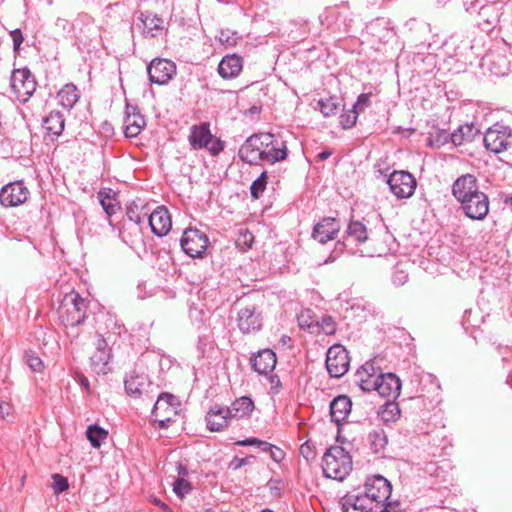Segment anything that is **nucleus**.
<instances>
[{
    "label": "nucleus",
    "mask_w": 512,
    "mask_h": 512,
    "mask_svg": "<svg viewBox=\"0 0 512 512\" xmlns=\"http://www.w3.org/2000/svg\"><path fill=\"white\" fill-rule=\"evenodd\" d=\"M171 421L172 417L169 415H164L162 417L155 418V422H158L160 428H167Z\"/></svg>",
    "instance_id": "nucleus-59"
},
{
    "label": "nucleus",
    "mask_w": 512,
    "mask_h": 512,
    "mask_svg": "<svg viewBox=\"0 0 512 512\" xmlns=\"http://www.w3.org/2000/svg\"><path fill=\"white\" fill-rule=\"evenodd\" d=\"M97 197L108 217L116 214L119 205L111 189L100 190Z\"/></svg>",
    "instance_id": "nucleus-32"
},
{
    "label": "nucleus",
    "mask_w": 512,
    "mask_h": 512,
    "mask_svg": "<svg viewBox=\"0 0 512 512\" xmlns=\"http://www.w3.org/2000/svg\"><path fill=\"white\" fill-rule=\"evenodd\" d=\"M218 38L226 48L234 47L240 39L236 32L229 30L221 31Z\"/></svg>",
    "instance_id": "nucleus-46"
},
{
    "label": "nucleus",
    "mask_w": 512,
    "mask_h": 512,
    "mask_svg": "<svg viewBox=\"0 0 512 512\" xmlns=\"http://www.w3.org/2000/svg\"><path fill=\"white\" fill-rule=\"evenodd\" d=\"M269 451H270L272 459L275 462H280L284 458V452L280 448H278L274 445H272V447H271V449H269Z\"/></svg>",
    "instance_id": "nucleus-56"
},
{
    "label": "nucleus",
    "mask_w": 512,
    "mask_h": 512,
    "mask_svg": "<svg viewBox=\"0 0 512 512\" xmlns=\"http://www.w3.org/2000/svg\"><path fill=\"white\" fill-rule=\"evenodd\" d=\"M387 183L391 192L399 199L411 197L416 188L415 178L406 171H394L390 174Z\"/></svg>",
    "instance_id": "nucleus-10"
},
{
    "label": "nucleus",
    "mask_w": 512,
    "mask_h": 512,
    "mask_svg": "<svg viewBox=\"0 0 512 512\" xmlns=\"http://www.w3.org/2000/svg\"><path fill=\"white\" fill-rule=\"evenodd\" d=\"M266 185H267V174L264 171L261 173V175L256 180L253 181V183L250 187V192H251L252 197H254L256 199L259 198L260 195L265 190Z\"/></svg>",
    "instance_id": "nucleus-42"
},
{
    "label": "nucleus",
    "mask_w": 512,
    "mask_h": 512,
    "mask_svg": "<svg viewBox=\"0 0 512 512\" xmlns=\"http://www.w3.org/2000/svg\"><path fill=\"white\" fill-rule=\"evenodd\" d=\"M352 402L346 395H340L330 403V415L332 421L340 424L350 414Z\"/></svg>",
    "instance_id": "nucleus-27"
},
{
    "label": "nucleus",
    "mask_w": 512,
    "mask_h": 512,
    "mask_svg": "<svg viewBox=\"0 0 512 512\" xmlns=\"http://www.w3.org/2000/svg\"><path fill=\"white\" fill-rule=\"evenodd\" d=\"M340 228V223L336 218L325 217L314 226L312 238L320 244H325L337 237Z\"/></svg>",
    "instance_id": "nucleus-17"
},
{
    "label": "nucleus",
    "mask_w": 512,
    "mask_h": 512,
    "mask_svg": "<svg viewBox=\"0 0 512 512\" xmlns=\"http://www.w3.org/2000/svg\"><path fill=\"white\" fill-rule=\"evenodd\" d=\"M140 209H145V204L139 199L138 201H133L126 207V216L127 218L135 223V224H141V215H140Z\"/></svg>",
    "instance_id": "nucleus-39"
},
{
    "label": "nucleus",
    "mask_w": 512,
    "mask_h": 512,
    "mask_svg": "<svg viewBox=\"0 0 512 512\" xmlns=\"http://www.w3.org/2000/svg\"><path fill=\"white\" fill-rule=\"evenodd\" d=\"M326 368L331 377L340 378L349 369V356L342 345H333L327 351Z\"/></svg>",
    "instance_id": "nucleus-8"
},
{
    "label": "nucleus",
    "mask_w": 512,
    "mask_h": 512,
    "mask_svg": "<svg viewBox=\"0 0 512 512\" xmlns=\"http://www.w3.org/2000/svg\"><path fill=\"white\" fill-rule=\"evenodd\" d=\"M29 191L22 181L10 182L0 191V203L5 207H16L27 200Z\"/></svg>",
    "instance_id": "nucleus-13"
},
{
    "label": "nucleus",
    "mask_w": 512,
    "mask_h": 512,
    "mask_svg": "<svg viewBox=\"0 0 512 512\" xmlns=\"http://www.w3.org/2000/svg\"><path fill=\"white\" fill-rule=\"evenodd\" d=\"M148 222L152 233L157 237L166 236L172 227L171 216L165 206H158L151 212Z\"/></svg>",
    "instance_id": "nucleus-19"
},
{
    "label": "nucleus",
    "mask_w": 512,
    "mask_h": 512,
    "mask_svg": "<svg viewBox=\"0 0 512 512\" xmlns=\"http://www.w3.org/2000/svg\"><path fill=\"white\" fill-rule=\"evenodd\" d=\"M315 327H318L326 335H333L336 331V324L331 316H323L320 321H316Z\"/></svg>",
    "instance_id": "nucleus-44"
},
{
    "label": "nucleus",
    "mask_w": 512,
    "mask_h": 512,
    "mask_svg": "<svg viewBox=\"0 0 512 512\" xmlns=\"http://www.w3.org/2000/svg\"><path fill=\"white\" fill-rule=\"evenodd\" d=\"M140 215H141V222L143 221V218L145 217H148L149 218V209L147 208V206L145 205V209L144 210H141L140 209Z\"/></svg>",
    "instance_id": "nucleus-64"
},
{
    "label": "nucleus",
    "mask_w": 512,
    "mask_h": 512,
    "mask_svg": "<svg viewBox=\"0 0 512 512\" xmlns=\"http://www.w3.org/2000/svg\"><path fill=\"white\" fill-rule=\"evenodd\" d=\"M43 127L48 135L59 137L65 127V118L60 111H51L45 118H43Z\"/></svg>",
    "instance_id": "nucleus-30"
},
{
    "label": "nucleus",
    "mask_w": 512,
    "mask_h": 512,
    "mask_svg": "<svg viewBox=\"0 0 512 512\" xmlns=\"http://www.w3.org/2000/svg\"><path fill=\"white\" fill-rule=\"evenodd\" d=\"M226 407H212L206 415L207 427L210 431H221L231 425L232 420Z\"/></svg>",
    "instance_id": "nucleus-24"
},
{
    "label": "nucleus",
    "mask_w": 512,
    "mask_h": 512,
    "mask_svg": "<svg viewBox=\"0 0 512 512\" xmlns=\"http://www.w3.org/2000/svg\"><path fill=\"white\" fill-rule=\"evenodd\" d=\"M254 458L253 456H247L244 458L234 457L232 461L230 462V467L234 470H237L241 468L242 466L250 464L251 459Z\"/></svg>",
    "instance_id": "nucleus-53"
},
{
    "label": "nucleus",
    "mask_w": 512,
    "mask_h": 512,
    "mask_svg": "<svg viewBox=\"0 0 512 512\" xmlns=\"http://www.w3.org/2000/svg\"><path fill=\"white\" fill-rule=\"evenodd\" d=\"M257 447L260 448L262 451L266 452L269 451V449H271L272 444L261 440V443H259Z\"/></svg>",
    "instance_id": "nucleus-61"
},
{
    "label": "nucleus",
    "mask_w": 512,
    "mask_h": 512,
    "mask_svg": "<svg viewBox=\"0 0 512 512\" xmlns=\"http://www.w3.org/2000/svg\"><path fill=\"white\" fill-rule=\"evenodd\" d=\"M178 474V479L173 483V491L179 499H183L191 492L192 487L191 484L185 479V477L188 475V470L186 467H183L181 464H179Z\"/></svg>",
    "instance_id": "nucleus-33"
},
{
    "label": "nucleus",
    "mask_w": 512,
    "mask_h": 512,
    "mask_svg": "<svg viewBox=\"0 0 512 512\" xmlns=\"http://www.w3.org/2000/svg\"><path fill=\"white\" fill-rule=\"evenodd\" d=\"M510 138L511 131L507 127L496 124L486 131L483 141L487 150L498 154L505 151L511 144Z\"/></svg>",
    "instance_id": "nucleus-11"
},
{
    "label": "nucleus",
    "mask_w": 512,
    "mask_h": 512,
    "mask_svg": "<svg viewBox=\"0 0 512 512\" xmlns=\"http://www.w3.org/2000/svg\"><path fill=\"white\" fill-rule=\"evenodd\" d=\"M298 325L301 329L311 330L315 327L316 321L310 309H304L297 315Z\"/></svg>",
    "instance_id": "nucleus-40"
},
{
    "label": "nucleus",
    "mask_w": 512,
    "mask_h": 512,
    "mask_svg": "<svg viewBox=\"0 0 512 512\" xmlns=\"http://www.w3.org/2000/svg\"><path fill=\"white\" fill-rule=\"evenodd\" d=\"M198 350L201 352L202 357H210L211 352L214 350L213 341L209 337H200L198 342Z\"/></svg>",
    "instance_id": "nucleus-48"
},
{
    "label": "nucleus",
    "mask_w": 512,
    "mask_h": 512,
    "mask_svg": "<svg viewBox=\"0 0 512 512\" xmlns=\"http://www.w3.org/2000/svg\"><path fill=\"white\" fill-rule=\"evenodd\" d=\"M147 73L152 83L163 85L176 73V65L168 59L155 58L148 65Z\"/></svg>",
    "instance_id": "nucleus-12"
},
{
    "label": "nucleus",
    "mask_w": 512,
    "mask_h": 512,
    "mask_svg": "<svg viewBox=\"0 0 512 512\" xmlns=\"http://www.w3.org/2000/svg\"><path fill=\"white\" fill-rule=\"evenodd\" d=\"M11 412V406L9 403L0 401V418L5 419Z\"/></svg>",
    "instance_id": "nucleus-57"
},
{
    "label": "nucleus",
    "mask_w": 512,
    "mask_h": 512,
    "mask_svg": "<svg viewBox=\"0 0 512 512\" xmlns=\"http://www.w3.org/2000/svg\"><path fill=\"white\" fill-rule=\"evenodd\" d=\"M341 105V101L337 97L332 96L318 101L319 110L325 117L335 115L339 111Z\"/></svg>",
    "instance_id": "nucleus-36"
},
{
    "label": "nucleus",
    "mask_w": 512,
    "mask_h": 512,
    "mask_svg": "<svg viewBox=\"0 0 512 512\" xmlns=\"http://www.w3.org/2000/svg\"><path fill=\"white\" fill-rule=\"evenodd\" d=\"M261 443L260 439L257 438H248L245 440L238 441L236 444L239 446H258Z\"/></svg>",
    "instance_id": "nucleus-58"
},
{
    "label": "nucleus",
    "mask_w": 512,
    "mask_h": 512,
    "mask_svg": "<svg viewBox=\"0 0 512 512\" xmlns=\"http://www.w3.org/2000/svg\"><path fill=\"white\" fill-rule=\"evenodd\" d=\"M237 325L243 334L259 331L262 327V316L254 305L241 308L237 313Z\"/></svg>",
    "instance_id": "nucleus-14"
},
{
    "label": "nucleus",
    "mask_w": 512,
    "mask_h": 512,
    "mask_svg": "<svg viewBox=\"0 0 512 512\" xmlns=\"http://www.w3.org/2000/svg\"><path fill=\"white\" fill-rule=\"evenodd\" d=\"M358 114H359L358 110L355 109L354 107H352V109L348 110L347 112L343 113L340 116L341 127L343 129L352 128L357 122Z\"/></svg>",
    "instance_id": "nucleus-43"
},
{
    "label": "nucleus",
    "mask_w": 512,
    "mask_h": 512,
    "mask_svg": "<svg viewBox=\"0 0 512 512\" xmlns=\"http://www.w3.org/2000/svg\"><path fill=\"white\" fill-rule=\"evenodd\" d=\"M85 434L93 448H100L102 442L108 437V431L98 424L89 425Z\"/></svg>",
    "instance_id": "nucleus-35"
},
{
    "label": "nucleus",
    "mask_w": 512,
    "mask_h": 512,
    "mask_svg": "<svg viewBox=\"0 0 512 512\" xmlns=\"http://www.w3.org/2000/svg\"><path fill=\"white\" fill-rule=\"evenodd\" d=\"M368 106H370V94L368 93L360 94L353 105V107L357 109L359 113L366 109Z\"/></svg>",
    "instance_id": "nucleus-50"
},
{
    "label": "nucleus",
    "mask_w": 512,
    "mask_h": 512,
    "mask_svg": "<svg viewBox=\"0 0 512 512\" xmlns=\"http://www.w3.org/2000/svg\"><path fill=\"white\" fill-rule=\"evenodd\" d=\"M254 236L249 231L242 233L236 241V244L241 247L250 248L252 246Z\"/></svg>",
    "instance_id": "nucleus-51"
},
{
    "label": "nucleus",
    "mask_w": 512,
    "mask_h": 512,
    "mask_svg": "<svg viewBox=\"0 0 512 512\" xmlns=\"http://www.w3.org/2000/svg\"><path fill=\"white\" fill-rule=\"evenodd\" d=\"M53 490L55 494H60L64 491H66L69 487L68 480L64 476L60 474H53Z\"/></svg>",
    "instance_id": "nucleus-47"
},
{
    "label": "nucleus",
    "mask_w": 512,
    "mask_h": 512,
    "mask_svg": "<svg viewBox=\"0 0 512 512\" xmlns=\"http://www.w3.org/2000/svg\"><path fill=\"white\" fill-rule=\"evenodd\" d=\"M367 227L358 220H351L345 230L343 240L336 243V249L342 251L343 249H349L352 253L359 252L361 256H374L375 254L381 256L385 253V249H359L354 250V247H358L366 242L370 241Z\"/></svg>",
    "instance_id": "nucleus-4"
},
{
    "label": "nucleus",
    "mask_w": 512,
    "mask_h": 512,
    "mask_svg": "<svg viewBox=\"0 0 512 512\" xmlns=\"http://www.w3.org/2000/svg\"><path fill=\"white\" fill-rule=\"evenodd\" d=\"M331 152L328 150L322 151L318 154V158L322 161L328 159L331 156Z\"/></svg>",
    "instance_id": "nucleus-62"
},
{
    "label": "nucleus",
    "mask_w": 512,
    "mask_h": 512,
    "mask_svg": "<svg viewBox=\"0 0 512 512\" xmlns=\"http://www.w3.org/2000/svg\"><path fill=\"white\" fill-rule=\"evenodd\" d=\"M408 280V274H406L404 271H396L393 274V283L397 286L404 285Z\"/></svg>",
    "instance_id": "nucleus-55"
},
{
    "label": "nucleus",
    "mask_w": 512,
    "mask_h": 512,
    "mask_svg": "<svg viewBox=\"0 0 512 512\" xmlns=\"http://www.w3.org/2000/svg\"><path fill=\"white\" fill-rule=\"evenodd\" d=\"M240 158L249 164H275L288 156L286 142L270 133L250 136L239 149Z\"/></svg>",
    "instance_id": "nucleus-2"
},
{
    "label": "nucleus",
    "mask_w": 512,
    "mask_h": 512,
    "mask_svg": "<svg viewBox=\"0 0 512 512\" xmlns=\"http://www.w3.org/2000/svg\"><path fill=\"white\" fill-rule=\"evenodd\" d=\"M242 58L236 54L226 55L218 65V73L224 79L235 78L242 70Z\"/></svg>",
    "instance_id": "nucleus-26"
},
{
    "label": "nucleus",
    "mask_w": 512,
    "mask_h": 512,
    "mask_svg": "<svg viewBox=\"0 0 512 512\" xmlns=\"http://www.w3.org/2000/svg\"><path fill=\"white\" fill-rule=\"evenodd\" d=\"M179 406L178 399L170 393H161L152 409V416L154 418L162 417L164 415L177 414V407Z\"/></svg>",
    "instance_id": "nucleus-23"
},
{
    "label": "nucleus",
    "mask_w": 512,
    "mask_h": 512,
    "mask_svg": "<svg viewBox=\"0 0 512 512\" xmlns=\"http://www.w3.org/2000/svg\"><path fill=\"white\" fill-rule=\"evenodd\" d=\"M382 504H386V506L390 508L391 512H398L399 503H392L387 500L386 502H382Z\"/></svg>",
    "instance_id": "nucleus-60"
},
{
    "label": "nucleus",
    "mask_w": 512,
    "mask_h": 512,
    "mask_svg": "<svg viewBox=\"0 0 512 512\" xmlns=\"http://www.w3.org/2000/svg\"><path fill=\"white\" fill-rule=\"evenodd\" d=\"M477 132L473 125H462L451 134V141L456 146L462 145L472 141Z\"/></svg>",
    "instance_id": "nucleus-34"
},
{
    "label": "nucleus",
    "mask_w": 512,
    "mask_h": 512,
    "mask_svg": "<svg viewBox=\"0 0 512 512\" xmlns=\"http://www.w3.org/2000/svg\"><path fill=\"white\" fill-rule=\"evenodd\" d=\"M380 368L374 362H366L355 374V381L364 392L374 391Z\"/></svg>",
    "instance_id": "nucleus-21"
},
{
    "label": "nucleus",
    "mask_w": 512,
    "mask_h": 512,
    "mask_svg": "<svg viewBox=\"0 0 512 512\" xmlns=\"http://www.w3.org/2000/svg\"><path fill=\"white\" fill-rule=\"evenodd\" d=\"M231 420H239L250 416L254 409L253 401L246 396L240 397L226 407Z\"/></svg>",
    "instance_id": "nucleus-29"
},
{
    "label": "nucleus",
    "mask_w": 512,
    "mask_h": 512,
    "mask_svg": "<svg viewBox=\"0 0 512 512\" xmlns=\"http://www.w3.org/2000/svg\"><path fill=\"white\" fill-rule=\"evenodd\" d=\"M57 98L63 108L70 110L78 102L80 93L74 84L68 83L58 92Z\"/></svg>",
    "instance_id": "nucleus-31"
},
{
    "label": "nucleus",
    "mask_w": 512,
    "mask_h": 512,
    "mask_svg": "<svg viewBox=\"0 0 512 512\" xmlns=\"http://www.w3.org/2000/svg\"><path fill=\"white\" fill-rule=\"evenodd\" d=\"M193 233H194V246L199 247V249L194 248V259L202 258L205 255H207L206 251L210 246L209 239L204 232H202L196 228H194Z\"/></svg>",
    "instance_id": "nucleus-37"
},
{
    "label": "nucleus",
    "mask_w": 512,
    "mask_h": 512,
    "mask_svg": "<svg viewBox=\"0 0 512 512\" xmlns=\"http://www.w3.org/2000/svg\"><path fill=\"white\" fill-rule=\"evenodd\" d=\"M24 360L33 372H40L43 369V362L34 351H27Z\"/></svg>",
    "instance_id": "nucleus-45"
},
{
    "label": "nucleus",
    "mask_w": 512,
    "mask_h": 512,
    "mask_svg": "<svg viewBox=\"0 0 512 512\" xmlns=\"http://www.w3.org/2000/svg\"><path fill=\"white\" fill-rule=\"evenodd\" d=\"M393 400H387L384 409L381 412V417L384 421H395L400 415V409Z\"/></svg>",
    "instance_id": "nucleus-41"
},
{
    "label": "nucleus",
    "mask_w": 512,
    "mask_h": 512,
    "mask_svg": "<svg viewBox=\"0 0 512 512\" xmlns=\"http://www.w3.org/2000/svg\"><path fill=\"white\" fill-rule=\"evenodd\" d=\"M153 501H154V503H155L156 505L160 506V507H161V508H163L165 511H167V512H168V511H170L169 507H168L164 502H162L161 500H159V499L155 498Z\"/></svg>",
    "instance_id": "nucleus-63"
},
{
    "label": "nucleus",
    "mask_w": 512,
    "mask_h": 512,
    "mask_svg": "<svg viewBox=\"0 0 512 512\" xmlns=\"http://www.w3.org/2000/svg\"><path fill=\"white\" fill-rule=\"evenodd\" d=\"M371 448L375 453L382 451L387 445V436L383 429L373 430L369 434Z\"/></svg>",
    "instance_id": "nucleus-38"
},
{
    "label": "nucleus",
    "mask_w": 512,
    "mask_h": 512,
    "mask_svg": "<svg viewBox=\"0 0 512 512\" xmlns=\"http://www.w3.org/2000/svg\"><path fill=\"white\" fill-rule=\"evenodd\" d=\"M401 381L394 373H379L374 391L387 400H396L401 392Z\"/></svg>",
    "instance_id": "nucleus-15"
},
{
    "label": "nucleus",
    "mask_w": 512,
    "mask_h": 512,
    "mask_svg": "<svg viewBox=\"0 0 512 512\" xmlns=\"http://www.w3.org/2000/svg\"><path fill=\"white\" fill-rule=\"evenodd\" d=\"M253 369L259 374H268L276 365V354L270 349L260 351L251 359Z\"/></svg>",
    "instance_id": "nucleus-28"
},
{
    "label": "nucleus",
    "mask_w": 512,
    "mask_h": 512,
    "mask_svg": "<svg viewBox=\"0 0 512 512\" xmlns=\"http://www.w3.org/2000/svg\"><path fill=\"white\" fill-rule=\"evenodd\" d=\"M96 351L91 356L92 369L97 374H107L110 368L108 364L111 360L112 354L108 342L105 338L99 335L96 343Z\"/></svg>",
    "instance_id": "nucleus-16"
},
{
    "label": "nucleus",
    "mask_w": 512,
    "mask_h": 512,
    "mask_svg": "<svg viewBox=\"0 0 512 512\" xmlns=\"http://www.w3.org/2000/svg\"><path fill=\"white\" fill-rule=\"evenodd\" d=\"M392 492L391 483L381 475L369 477L365 483L364 496L371 503L381 504L389 500Z\"/></svg>",
    "instance_id": "nucleus-9"
},
{
    "label": "nucleus",
    "mask_w": 512,
    "mask_h": 512,
    "mask_svg": "<svg viewBox=\"0 0 512 512\" xmlns=\"http://www.w3.org/2000/svg\"><path fill=\"white\" fill-rule=\"evenodd\" d=\"M138 20L142 23V34L145 38L160 36L165 30V21L150 11L140 12Z\"/></svg>",
    "instance_id": "nucleus-20"
},
{
    "label": "nucleus",
    "mask_w": 512,
    "mask_h": 512,
    "mask_svg": "<svg viewBox=\"0 0 512 512\" xmlns=\"http://www.w3.org/2000/svg\"><path fill=\"white\" fill-rule=\"evenodd\" d=\"M452 195L460 204L459 209L471 220H484L490 209V200L480 190L477 178L472 174L459 176L452 185Z\"/></svg>",
    "instance_id": "nucleus-1"
},
{
    "label": "nucleus",
    "mask_w": 512,
    "mask_h": 512,
    "mask_svg": "<svg viewBox=\"0 0 512 512\" xmlns=\"http://www.w3.org/2000/svg\"><path fill=\"white\" fill-rule=\"evenodd\" d=\"M36 80L28 68L15 69L11 75V89L21 102L30 99L36 90Z\"/></svg>",
    "instance_id": "nucleus-7"
},
{
    "label": "nucleus",
    "mask_w": 512,
    "mask_h": 512,
    "mask_svg": "<svg viewBox=\"0 0 512 512\" xmlns=\"http://www.w3.org/2000/svg\"><path fill=\"white\" fill-rule=\"evenodd\" d=\"M210 122L194 125V150L204 149L211 156H218L225 148V143L211 132Z\"/></svg>",
    "instance_id": "nucleus-6"
},
{
    "label": "nucleus",
    "mask_w": 512,
    "mask_h": 512,
    "mask_svg": "<svg viewBox=\"0 0 512 512\" xmlns=\"http://www.w3.org/2000/svg\"><path fill=\"white\" fill-rule=\"evenodd\" d=\"M192 232V227L191 226H188L185 230H184V233L182 235V238H181V241H180V246H181V249L182 251L189 257H192V244H191V241H190V238L188 236V234Z\"/></svg>",
    "instance_id": "nucleus-49"
},
{
    "label": "nucleus",
    "mask_w": 512,
    "mask_h": 512,
    "mask_svg": "<svg viewBox=\"0 0 512 512\" xmlns=\"http://www.w3.org/2000/svg\"><path fill=\"white\" fill-rule=\"evenodd\" d=\"M322 469L327 478L342 481L352 470V458L343 447L331 446L323 455Z\"/></svg>",
    "instance_id": "nucleus-3"
},
{
    "label": "nucleus",
    "mask_w": 512,
    "mask_h": 512,
    "mask_svg": "<svg viewBox=\"0 0 512 512\" xmlns=\"http://www.w3.org/2000/svg\"><path fill=\"white\" fill-rule=\"evenodd\" d=\"M150 384L151 382L146 373L137 369L131 371L124 381L127 394L135 398L145 393Z\"/></svg>",
    "instance_id": "nucleus-22"
},
{
    "label": "nucleus",
    "mask_w": 512,
    "mask_h": 512,
    "mask_svg": "<svg viewBox=\"0 0 512 512\" xmlns=\"http://www.w3.org/2000/svg\"><path fill=\"white\" fill-rule=\"evenodd\" d=\"M146 125L144 116L136 105L126 103L124 133L127 138L138 136Z\"/></svg>",
    "instance_id": "nucleus-18"
},
{
    "label": "nucleus",
    "mask_w": 512,
    "mask_h": 512,
    "mask_svg": "<svg viewBox=\"0 0 512 512\" xmlns=\"http://www.w3.org/2000/svg\"><path fill=\"white\" fill-rule=\"evenodd\" d=\"M343 512H371L372 503L363 494H347L341 499Z\"/></svg>",
    "instance_id": "nucleus-25"
},
{
    "label": "nucleus",
    "mask_w": 512,
    "mask_h": 512,
    "mask_svg": "<svg viewBox=\"0 0 512 512\" xmlns=\"http://www.w3.org/2000/svg\"><path fill=\"white\" fill-rule=\"evenodd\" d=\"M10 36L12 37L13 40V49L15 52H17L20 49V46L24 40L22 32L20 29H14L10 31Z\"/></svg>",
    "instance_id": "nucleus-52"
},
{
    "label": "nucleus",
    "mask_w": 512,
    "mask_h": 512,
    "mask_svg": "<svg viewBox=\"0 0 512 512\" xmlns=\"http://www.w3.org/2000/svg\"><path fill=\"white\" fill-rule=\"evenodd\" d=\"M87 304L77 292L71 291L64 295L57 309L61 323L68 327L82 324L86 318Z\"/></svg>",
    "instance_id": "nucleus-5"
},
{
    "label": "nucleus",
    "mask_w": 512,
    "mask_h": 512,
    "mask_svg": "<svg viewBox=\"0 0 512 512\" xmlns=\"http://www.w3.org/2000/svg\"><path fill=\"white\" fill-rule=\"evenodd\" d=\"M464 7H465V10L467 12L475 13L479 9H482L483 5L481 3V0H471V1L465 0L464 1Z\"/></svg>",
    "instance_id": "nucleus-54"
}]
</instances>
